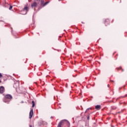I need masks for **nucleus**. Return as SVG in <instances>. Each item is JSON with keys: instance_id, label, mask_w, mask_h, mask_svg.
Returning a JSON list of instances; mask_svg holds the SVG:
<instances>
[{"instance_id": "nucleus-26", "label": "nucleus", "mask_w": 127, "mask_h": 127, "mask_svg": "<svg viewBox=\"0 0 127 127\" xmlns=\"http://www.w3.org/2000/svg\"><path fill=\"white\" fill-rule=\"evenodd\" d=\"M33 25H34V24H32V26H33Z\"/></svg>"}, {"instance_id": "nucleus-15", "label": "nucleus", "mask_w": 127, "mask_h": 127, "mask_svg": "<svg viewBox=\"0 0 127 127\" xmlns=\"http://www.w3.org/2000/svg\"><path fill=\"white\" fill-rule=\"evenodd\" d=\"M126 97H127V94H126L125 96H123V98H126Z\"/></svg>"}, {"instance_id": "nucleus-21", "label": "nucleus", "mask_w": 127, "mask_h": 127, "mask_svg": "<svg viewBox=\"0 0 127 127\" xmlns=\"http://www.w3.org/2000/svg\"><path fill=\"white\" fill-rule=\"evenodd\" d=\"M29 127H32L31 125H29Z\"/></svg>"}, {"instance_id": "nucleus-4", "label": "nucleus", "mask_w": 127, "mask_h": 127, "mask_svg": "<svg viewBox=\"0 0 127 127\" xmlns=\"http://www.w3.org/2000/svg\"><path fill=\"white\" fill-rule=\"evenodd\" d=\"M13 87L15 88V89H17V88H19V81H17L16 83H14L13 84Z\"/></svg>"}, {"instance_id": "nucleus-28", "label": "nucleus", "mask_w": 127, "mask_h": 127, "mask_svg": "<svg viewBox=\"0 0 127 127\" xmlns=\"http://www.w3.org/2000/svg\"><path fill=\"white\" fill-rule=\"evenodd\" d=\"M60 0H59V1H60Z\"/></svg>"}, {"instance_id": "nucleus-6", "label": "nucleus", "mask_w": 127, "mask_h": 127, "mask_svg": "<svg viewBox=\"0 0 127 127\" xmlns=\"http://www.w3.org/2000/svg\"><path fill=\"white\" fill-rule=\"evenodd\" d=\"M4 87L0 86V94H3L4 93Z\"/></svg>"}, {"instance_id": "nucleus-13", "label": "nucleus", "mask_w": 127, "mask_h": 127, "mask_svg": "<svg viewBox=\"0 0 127 127\" xmlns=\"http://www.w3.org/2000/svg\"><path fill=\"white\" fill-rule=\"evenodd\" d=\"M87 111H89V110H92V108L90 107L86 109Z\"/></svg>"}, {"instance_id": "nucleus-8", "label": "nucleus", "mask_w": 127, "mask_h": 127, "mask_svg": "<svg viewBox=\"0 0 127 127\" xmlns=\"http://www.w3.org/2000/svg\"><path fill=\"white\" fill-rule=\"evenodd\" d=\"M104 24L106 26H107V25H109V24H110V19H105L104 21Z\"/></svg>"}, {"instance_id": "nucleus-2", "label": "nucleus", "mask_w": 127, "mask_h": 127, "mask_svg": "<svg viewBox=\"0 0 127 127\" xmlns=\"http://www.w3.org/2000/svg\"><path fill=\"white\" fill-rule=\"evenodd\" d=\"M57 127H70V123L67 120H64L60 121Z\"/></svg>"}, {"instance_id": "nucleus-1", "label": "nucleus", "mask_w": 127, "mask_h": 127, "mask_svg": "<svg viewBox=\"0 0 127 127\" xmlns=\"http://www.w3.org/2000/svg\"><path fill=\"white\" fill-rule=\"evenodd\" d=\"M34 1L31 3V6L32 8H34V10H35V8H36V7L38 6V4L36 3V1L37 2H40V6L38 7V10L39 11L40 9H41L42 7H44V6L47 5L50 1H48L46 2H44V0H34Z\"/></svg>"}, {"instance_id": "nucleus-14", "label": "nucleus", "mask_w": 127, "mask_h": 127, "mask_svg": "<svg viewBox=\"0 0 127 127\" xmlns=\"http://www.w3.org/2000/svg\"><path fill=\"white\" fill-rule=\"evenodd\" d=\"M117 109V107H112V110H116Z\"/></svg>"}, {"instance_id": "nucleus-16", "label": "nucleus", "mask_w": 127, "mask_h": 127, "mask_svg": "<svg viewBox=\"0 0 127 127\" xmlns=\"http://www.w3.org/2000/svg\"><path fill=\"white\" fill-rule=\"evenodd\" d=\"M1 77H2V74H1V73H0V78H1Z\"/></svg>"}, {"instance_id": "nucleus-3", "label": "nucleus", "mask_w": 127, "mask_h": 127, "mask_svg": "<svg viewBox=\"0 0 127 127\" xmlns=\"http://www.w3.org/2000/svg\"><path fill=\"white\" fill-rule=\"evenodd\" d=\"M12 100V96L10 94H6L3 99L4 103L6 104H9V102Z\"/></svg>"}, {"instance_id": "nucleus-24", "label": "nucleus", "mask_w": 127, "mask_h": 127, "mask_svg": "<svg viewBox=\"0 0 127 127\" xmlns=\"http://www.w3.org/2000/svg\"><path fill=\"white\" fill-rule=\"evenodd\" d=\"M33 17H34V15H33Z\"/></svg>"}, {"instance_id": "nucleus-19", "label": "nucleus", "mask_w": 127, "mask_h": 127, "mask_svg": "<svg viewBox=\"0 0 127 127\" xmlns=\"http://www.w3.org/2000/svg\"><path fill=\"white\" fill-rule=\"evenodd\" d=\"M87 111H88V110H86L85 111V114H86V113H87Z\"/></svg>"}, {"instance_id": "nucleus-22", "label": "nucleus", "mask_w": 127, "mask_h": 127, "mask_svg": "<svg viewBox=\"0 0 127 127\" xmlns=\"http://www.w3.org/2000/svg\"><path fill=\"white\" fill-rule=\"evenodd\" d=\"M0 83H1V80H0Z\"/></svg>"}, {"instance_id": "nucleus-9", "label": "nucleus", "mask_w": 127, "mask_h": 127, "mask_svg": "<svg viewBox=\"0 0 127 127\" xmlns=\"http://www.w3.org/2000/svg\"><path fill=\"white\" fill-rule=\"evenodd\" d=\"M95 109H96V110H97L98 111H99V110H101V105L95 106Z\"/></svg>"}, {"instance_id": "nucleus-23", "label": "nucleus", "mask_w": 127, "mask_h": 127, "mask_svg": "<svg viewBox=\"0 0 127 127\" xmlns=\"http://www.w3.org/2000/svg\"><path fill=\"white\" fill-rule=\"evenodd\" d=\"M52 118H53L52 116L51 117V119H52Z\"/></svg>"}, {"instance_id": "nucleus-20", "label": "nucleus", "mask_w": 127, "mask_h": 127, "mask_svg": "<svg viewBox=\"0 0 127 127\" xmlns=\"http://www.w3.org/2000/svg\"><path fill=\"white\" fill-rule=\"evenodd\" d=\"M21 104H23L24 102L23 101H21Z\"/></svg>"}, {"instance_id": "nucleus-5", "label": "nucleus", "mask_w": 127, "mask_h": 127, "mask_svg": "<svg viewBox=\"0 0 127 127\" xmlns=\"http://www.w3.org/2000/svg\"><path fill=\"white\" fill-rule=\"evenodd\" d=\"M29 8L27 6H25L23 9V11H25V13H22V14H26L27 13V11H28Z\"/></svg>"}, {"instance_id": "nucleus-25", "label": "nucleus", "mask_w": 127, "mask_h": 127, "mask_svg": "<svg viewBox=\"0 0 127 127\" xmlns=\"http://www.w3.org/2000/svg\"><path fill=\"white\" fill-rule=\"evenodd\" d=\"M81 23H82V24H84V22H81Z\"/></svg>"}, {"instance_id": "nucleus-10", "label": "nucleus", "mask_w": 127, "mask_h": 127, "mask_svg": "<svg viewBox=\"0 0 127 127\" xmlns=\"http://www.w3.org/2000/svg\"><path fill=\"white\" fill-rule=\"evenodd\" d=\"M32 108H34V106H35V102H34V101H32Z\"/></svg>"}, {"instance_id": "nucleus-11", "label": "nucleus", "mask_w": 127, "mask_h": 127, "mask_svg": "<svg viewBox=\"0 0 127 127\" xmlns=\"http://www.w3.org/2000/svg\"><path fill=\"white\" fill-rule=\"evenodd\" d=\"M87 120H88V121H89V120H90V114H89L87 116Z\"/></svg>"}, {"instance_id": "nucleus-7", "label": "nucleus", "mask_w": 127, "mask_h": 127, "mask_svg": "<svg viewBox=\"0 0 127 127\" xmlns=\"http://www.w3.org/2000/svg\"><path fill=\"white\" fill-rule=\"evenodd\" d=\"M33 116V109L31 108L29 113V119H31Z\"/></svg>"}, {"instance_id": "nucleus-27", "label": "nucleus", "mask_w": 127, "mask_h": 127, "mask_svg": "<svg viewBox=\"0 0 127 127\" xmlns=\"http://www.w3.org/2000/svg\"><path fill=\"white\" fill-rule=\"evenodd\" d=\"M108 88H109V84H108Z\"/></svg>"}, {"instance_id": "nucleus-18", "label": "nucleus", "mask_w": 127, "mask_h": 127, "mask_svg": "<svg viewBox=\"0 0 127 127\" xmlns=\"http://www.w3.org/2000/svg\"><path fill=\"white\" fill-rule=\"evenodd\" d=\"M76 76H77V74H76V75H75V76H74V75H72V77H76Z\"/></svg>"}, {"instance_id": "nucleus-17", "label": "nucleus", "mask_w": 127, "mask_h": 127, "mask_svg": "<svg viewBox=\"0 0 127 127\" xmlns=\"http://www.w3.org/2000/svg\"><path fill=\"white\" fill-rule=\"evenodd\" d=\"M121 68H122L121 67H119V68H118V70H120V69H121Z\"/></svg>"}, {"instance_id": "nucleus-12", "label": "nucleus", "mask_w": 127, "mask_h": 127, "mask_svg": "<svg viewBox=\"0 0 127 127\" xmlns=\"http://www.w3.org/2000/svg\"><path fill=\"white\" fill-rule=\"evenodd\" d=\"M9 9H12V6H11V5H10L9 6Z\"/></svg>"}, {"instance_id": "nucleus-29", "label": "nucleus", "mask_w": 127, "mask_h": 127, "mask_svg": "<svg viewBox=\"0 0 127 127\" xmlns=\"http://www.w3.org/2000/svg\"><path fill=\"white\" fill-rule=\"evenodd\" d=\"M112 81V79H110V81Z\"/></svg>"}]
</instances>
